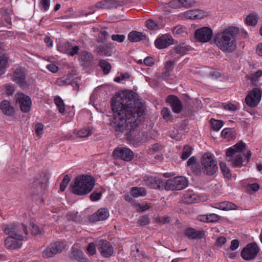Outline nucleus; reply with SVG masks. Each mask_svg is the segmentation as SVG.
Listing matches in <instances>:
<instances>
[{"label": "nucleus", "instance_id": "nucleus-3", "mask_svg": "<svg viewBox=\"0 0 262 262\" xmlns=\"http://www.w3.org/2000/svg\"><path fill=\"white\" fill-rule=\"evenodd\" d=\"M4 232L8 235L4 241L5 246L7 249H19L21 247V242L24 239L21 232L26 235L28 234L27 227L24 224L9 225L5 228Z\"/></svg>", "mask_w": 262, "mask_h": 262}, {"label": "nucleus", "instance_id": "nucleus-23", "mask_svg": "<svg viewBox=\"0 0 262 262\" xmlns=\"http://www.w3.org/2000/svg\"><path fill=\"white\" fill-rule=\"evenodd\" d=\"M0 110L7 116H11L14 113V110L10 103L7 100H4L0 103Z\"/></svg>", "mask_w": 262, "mask_h": 262}, {"label": "nucleus", "instance_id": "nucleus-6", "mask_svg": "<svg viewBox=\"0 0 262 262\" xmlns=\"http://www.w3.org/2000/svg\"><path fill=\"white\" fill-rule=\"evenodd\" d=\"M66 245L61 241H58L51 244L42 252V256L44 258L53 257L58 253H60L65 249Z\"/></svg>", "mask_w": 262, "mask_h": 262}, {"label": "nucleus", "instance_id": "nucleus-24", "mask_svg": "<svg viewBox=\"0 0 262 262\" xmlns=\"http://www.w3.org/2000/svg\"><path fill=\"white\" fill-rule=\"evenodd\" d=\"M246 144L241 141L233 146L227 149L226 155H235L236 153L241 152L246 148Z\"/></svg>", "mask_w": 262, "mask_h": 262}, {"label": "nucleus", "instance_id": "nucleus-55", "mask_svg": "<svg viewBox=\"0 0 262 262\" xmlns=\"http://www.w3.org/2000/svg\"><path fill=\"white\" fill-rule=\"evenodd\" d=\"M146 26L147 28L150 30L155 29L158 25L152 19H148L146 21Z\"/></svg>", "mask_w": 262, "mask_h": 262}, {"label": "nucleus", "instance_id": "nucleus-1", "mask_svg": "<svg viewBox=\"0 0 262 262\" xmlns=\"http://www.w3.org/2000/svg\"><path fill=\"white\" fill-rule=\"evenodd\" d=\"M136 96L132 91H125L112 99L114 117L110 124L116 132L128 130L130 138H133L131 133L137 130L141 124L145 110V104Z\"/></svg>", "mask_w": 262, "mask_h": 262}, {"label": "nucleus", "instance_id": "nucleus-63", "mask_svg": "<svg viewBox=\"0 0 262 262\" xmlns=\"http://www.w3.org/2000/svg\"><path fill=\"white\" fill-rule=\"evenodd\" d=\"M93 133V128L91 127L87 126L83 129V138L86 137L91 135Z\"/></svg>", "mask_w": 262, "mask_h": 262}, {"label": "nucleus", "instance_id": "nucleus-41", "mask_svg": "<svg viewBox=\"0 0 262 262\" xmlns=\"http://www.w3.org/2000/svg\"><path fill=\"white\" fill-rule=\"evenodd\" d=\"M54 102L58 107L59 112L60 113H63L65 112V105L63 100L59 97H57L54 99Z\"/></svg>", "mask_w": 262, "mask_h": 262}, {"label": "nucleus", "instance_id": "nucleus-16", "mask_svg": "<svg viewBox=\"0 0 262 262\" xmlns=\"http://www.w3.org/2000/svg\"><path fill=\"white\" fill-rule=\"evenodd\" d=\"M95 185V180L92 176L83 174V195L90 193Z\"/></svg>", "mask_w": 262, "mask_h": 262}, {"label": "nucleus", "instance_id": "nucleus-8", "mask_svg": "<svg viewBox=\"0 0 262 262\" xmlns=\"http://www.w3.org/2000/svg\"><path fill=\"white\" fill-rule=\"evenodd\" d=\"M16 102L19 105L20 110L24 113L30 111L32 101L30 98L23 94H17L15 96Z\"/></svg>", "mask_w": 262, "mask_h": 262}, {"label": "nucleus", "instance_id": "nucleus-2", "mask_svg": "<svg viewBox=\"0 0 262 262\" xmlns=\"http://www.w3.org/2000/svg\"><path fill=\"white\" fill-rule=\"evenodd\" d=\"M238 33L239 29L235 27L226 28L215 34L214 43L224 52H232L236 49L235 36Z\"/></svg>", "mask_w": 262, "mask_h": 262}, {"label": "nucleus", "instance_id": "nucleus-51", "mask_svg": "<svg viewBox=\"0 0 262 262\" xmlns=\"http://www.w3.org/2000/svg\"><path fill=\"white\" fill-rule=\"evenodd\" d=\"M112 39L114 41H116L119 42H122L124 41L125 36L124 35L120 34H114L112 35Z\"/></svg>", "mask_w": 262, "mask_h": 262}, {"label": "nucleus", "instance_id": "nucleus-26", "mask_svg": "<svg viewBox=\"0 0 262 262\" xmlns=\"http://www.w3.org/2000/svg\"><path fill=\"white\" fill-rule=\"evenodd\" d=\"M185 233L188 238L191 239L201 238L204 235V231L195 230L192 228H187L185 230Z\"/></svg>", "mask_w": 262, "mask_h": 262}, {"label": "nucleus", "instance_id": "nucleus-15", "mask_svg": "<svg viewBox=\"0 0 262 262\" xmlns=\"http://www.w3.org/2000/svg\"><path fill=\"white\" fill-rule=\"evenodd\" d=\"M93 63V55L88 51H83V71H85V73H90L92 70Z\"/></svg>", "mask_w": 262, "mask_h": 262}, {"label": "nucleus", "instance_id": "nucleus-35", "mask_svg": "<svg viewBox=\"0 0 262 262\" xmlns=\"http://www.w3.org/2000/svg\"><path fill=\"white\" fill-rule=\"evenodd\" d=\"M131 194L134 197L137 198L139 196H145L146 191L143 187H133L131 190Z\"/></svg>", "mask_w": 262, "mask_h": 262}, {"label": "nucleus", "instance_id": "nucleus-58", "mask_svg": "<svg viewBox=\"0 0 262 262\" xmlns=\"http://www.w3.org/2000/svg\"><path fill=\"white\" fill-rule=\"evenodd\" d=\"M50 2V0H41L40 2L41 10H43L44 11H47L49 9Z\"/></svg>", "mask_w": 262, "mask_h": 262}, {"label": "nucleus", "instance_id": "nucleus-43", "mask_svg": "<svg viewBox=\"0 0 262 262\" xmlns=\"http://www.w3.org/2000/svg\"><path fill=\"white\" fill-rule=\"evenodd\" d=\"M150 223V219L147 215H143L139 219L137 224L141 226H145Z\"/></svg>", "mask_w": 262, "mask_h": 262}, {"label": "nucleus", "instance_id": "nucleus-34", "mask_svg": "<svg viewBox=\"0 0 262 262\" xmlns=\"http://www.w3.org/2000/svg\"><path fill=\"white\" fill-rule=\"evenodd\" d=\"M196 196L192 192H188L184 194L182 199L185 203L192 204L194 203L196 200Z\"/></svg>", "mask_w": 262, "mask_h": 262}, {"label": "nucleus", "instance_id": "nucleus-12", "mask_svg": "<svg viewBox=\"0 0 262 262\" xmlns=\"http://www.w3.org/2000/svg\"><path fill=\"white\" fill-rule=\"evenodd\" d=\"M98 249L104 257H110L114 253L113 247L106 240L101 239L98 243Z\"/></svg>", "mask_w": 262, "mask_h": 262}, {"label": "nucleus", "instance_id": "nucleus-9", "mask_svg": "<svg viewBox=\"0 0 262 262\" xmlns=\"http://www.w3.org/2000/svg\"><path fill=\"white\" fill-rule=\"evenodd\" d=\"M261 93L258 88H254L245 98V102L249 106L254 107L259 103Z\"/></svg>", "mask_w": 262, "mask_h": 262}, {"label": "nucleus", "instance_id": "nucleus-64", "mask_svg": "<svg viewBox=\"0 0 262 262\" xmlns=\"http://www.w3.org/2000/svg\"><path fill=\"white\" fill-rule=\"evenodd\" d=\"M70 219L76 222H79L81 221V214L77 212H73L71 214Z\"/></svg>", "mask_w": 262, "mask_h": 262}, {"label": "nucleus", "instance_id": "nucleus-39", "mask_svg": "<svg viewBox=\"0 0 262 262\" xmlns=\"http://www.w3.org/2000/svg\"><path fill=\"white\" fill-rule=\"evenodd\" d=\"M174 50L176 53L180 55H183L189 50V48L184 46V44L179 45L174 47Z\"/></svg>", "mask_w": 262, "mask_h": 262}, {"label": "nucleus", "instance_id": "nucleus-59", "mask_svg": "<svg viewBox=\"0 0 262 262\" xmlns=\"http://www.w3.org/2000/svg\"><path fill=\"white\" fill-rule=\"evenodd\" d=\"M262 75V71L258 70L254 73L251 74L249 78L252 81H255Z\"/></svg>", "mask_w": 262, "mask_h": 262}, {"label": "nucleus", "instance_id": "nucleus-32", "mask_svg": "<svg viewBox=\"0 0 262 262\" xmlns=\"http://www.w3.org/2000/svg\"><path fill=\"white\" fill-rule=\"evenodd\" d=\"M99 66L105 75L108 74L112 69L111 64L104 59L100 60Z\"/></svg>", "mask_w": 262, "mask_h": 262}, {"label": "nucleus", "instance_id": "nucleus-29", "mask_svg": "<svg viewBox=\"0 0 262 262\" xmlns=\"http://www.w3.org/2000/svg\"><path fill=\"white\" fill-rule=\"evenodd\" d=\"M184 15L186 18L191 19H201L204 16L201 11L199 10L187 11L185 13Z\"/></svg>", "mask_w": 262, "mask_h": 262}, {"label": "nucleus", "instance_id": "nucleus-28", "mask_svg": "<svg viewBox=\"0 0 262 262\" xmlns=\"http://www.w3.org/2000/svg\"><path fill=\"white\" fill-rule=\"evenodd\" d=\"M259 16L256 12H253L247 16L245 18V23L250 26H255L258 23Z\"/></svg>", "mask_w": 262, "mask_h": 262}, {"label": "nucleus", "instance_id": "nucleus-47", "mask_svg": "<svg viewBox=\"0 0 262 262\" xmlns=\"http://www.w3.org/2000/svg\"><path fill=\"white\" fill-rule=\"evenodd\" d=\"M7 63V58L4 56H0V75L4 73L3 69Z\"/></svg>", "mask_w": 262, "mask_h": 262}, {"label": "nucleus", "instance_id": "nucleus-56", "mask_svg": "<svg viewBox=\"0 0 262 262\" xmlns=\"http://www.w3.org/2000/svg\"><path fill=\"white\" fill-rule=\"evenodd\" d=\"M190 169L192 171V172L196 175H200L201 173V168L199 163H196Z\"/></svg>", "mask_w": 262, "mask_h": 262}, {"label": "nucleus", "instance_id": "nucleus-25", "mask_svg": "<svg viewBox=\"0 0 262 262\" xmlns=\"http://www.w3.org/2000/svg\"><path fill=\"white\" fill-rule=\"evenodd\" d=\"M26 76L23 71L20 69H16L13 73V81L24 86L26 84Z\"/></svg>", "mask_w": 262, "mask_h": 262}, {"label": "nucleus", "instance_id": "nucleus-61", "mask_svg": "<svg viewBox=\"0 0 262 262\" xmlns=\"http://www.w3.org/2000/svg\"><path fill=\"white\" fill-rule=\"evenodd\" d=\"M224 108L228 111H235L237 109V107L231 103H229L228 104L223 103L222 104Z\"/></svg>", "mask_w": 262, "mask_h": 262}, {"label": "nucleus", "instance_id": "nucleus-38", "mask_svg": "<svg viewBox=\"0 0 262 262\" xmlns=\"http://www.w3.org/2000/svg\"><path fill=\"white\" fill-rule=\"evenodd\" d=\"M97 213L100 221L106 220L109 216V212L106 208H100L97 211Z\"/></svg>", "mask_w": 262, "mask_h": 262}, {"label": "nucleus", "instance_id": "nucleus-44", "mask_svg": "<svg viewBox=\"0 0 262 262\" xmlns=\"http://www.w3.org/2000/svg\"><path fill=\"white\" fill-rule=\"evenodd\" d=\"M204 218L207 220V222L212 223L219 221L221 219V217L216 214L211 213L206 215V216H204Z\"/></svg>", "mask_w": 262, "mask_h": 262}, {"label": "nucleus", "instance_id": "nucleus-31", "mask_svg": "<svg viewBox=\"0 0 262 262\" xmlns=\"http://www.w3.org/2000/svg\"><path fill=\"white\" fill-rule=\"evenodd\" d=\"M97 52L102 56H110L112 55L113 52V49L109 47L107 45L105 48L103 46H97L96 48Z\"/></svg>", "mask_w": 262, "mask_h": 262}, {"label": "nucleus", "instance_id": "nucleus-33", "mask_svg": "<svg viewBox=\"0 0 262 262\" xmlns=\"http://www.w3.org/2000/svg\"><path fill=\"white\" fill-rule=\"evenodd\" d=\"M222 136L229 140H233L235 138L236 133L235 132L231 131V128H226L222 130Z\"/></svg>", "mask_w": 262, "mask_h": 262}, {"label": "nucleus", "instance_id": "nucleus-18", "mask_svg": "<svg viewBox=\"0 0 262 262\" xmlns=\"http://www.w3.org/2000/svg\"><path fill=\"white\" fill-rule=\"evenodd\" d=\"M70 188L72 193L82 195V176H77L71 183Z\"/></svg>", "mask_w": 262, "mask_h": 262}, {"label": "nucleus", "instance_id": "nucleus-54", "mask_svg": "<svg viewBox=\"0 0 262 262\" xmlns=\"http://www.w3.org/2000/svg\"><path fill=\"white\" fill-rule=\"evenodd\" d=\"M239 244L240 243L238 239H233L231 242V245L229 249L231 251H234L239 247Z\"/></svg>", "mask_w": 262, "mask_h": 262}, {"label": "nucleus", "instance_id": "nucleus-7", "mask_svg": "<svg viewBox=\"0 0 262 262\" xmlns=\"http://www.w3.org/2000/svg\"><path fill=\"white\" fill-rule=\"evenodd\" d=\"M259 252V248L255 243L247 244L241 251V257L245 260L254 259Z\"/></svg>", "mask_w": 262, "mask_h": 262}, {"label": "nucleus", "instance_id": "nucleus-36", "mask_svg": "<svg viewBox=\"0 0 262 262\" xmlns=\"http://www.w3.org/2000/svg\"><path fill=\"white\" fill-rule=\"evenodd\" d=\"M66 47H67L68 48L66 49L65 53L72 56L77 54L80 50V48L78 46L72 47L69 43L66 45Z\"/></svg>", "mask_w": 262, "mask_h": 262}, {"label": "nucleus", "instance_id": "nucleus-22", "mask_svg": "<svg viewBox=\"0 0 262 262\" xmlns=\"http://www.w3.org/2000/svg\"><path fill=\"white\" fill-rule=\"evenodd\" d=\"M73 76L72 75H69L67 76H63L62 78H58L56 80V83L60 86L72 84L74 85L75 84L76 86L78 89L79 88V84L77 83V80L72 79Z\"/></svg>", "mask_w": 262, "mask_h": 262}, {"label": "nucleus", "instance_id": "nucleus-17", "mask_svg": "<svg viewBox=\"0 0 262 262\" xmlns=\"http://www.w3.org/2000/svg\"><path fill=\"white\" fill-rule=\"evenodd\" d=\"M145 184L154 189H160L162 185L164 186L162 179L154 177H145L144 178Z\"/></svg>", "mask_w": 262, "mask_h": 262}, {"label": "nucleus", "instance_id": "nucleus-46", "mask_svg": "<svg viewBox=\"0 0 262 262\" xmlns=\"http://www.w3.org/2000/svg\"><path fill=\"white\" fill-rule=\"evenodd\" d=\"M168 6L171 8L178 9L182 7L181 0H172L168 3Z\"/></svg>", "mask_w": 262, "mask_h": 262}, {"label": "nucleus", "instance_id": "nucleus-19", "mask_svg": "<svg viewBox=\"0 0 262 262\" xmlns=\"http://www.w3.org/2000/svg\"><path fill=\"white\" fill-rule=\"evenodd\" d=\"M123 2L115 0H105L96 4V7L99 8H116L123 5Z\"/></svg>", "mask_w": 262, "mask_h": 262}, {"label": "nucleus", "instance_id": "nucleus-57", "mask_svg": "<svg viewBox=\"0 0 262 262\" xmlns=\"http://www.w3.org/2000/svg\"><path fill=\"white\" fill-rule=\"evenodd\" d=\"M174 64V62L173 61H167L166 63L165 67L167 71L165 72V75H166V76H168L169 75V72L172 70L173 66Z\"/></svg>", "mask_w": 262, "mask_h": 262}, {"label": "nucleus", "instance_id": "nucleus-30", "mask_svg": "<svg viewBox=\"0 0 262 262\" xmlns=\"http://www.w3.org/2000/svg\"><path fill=\"white\" fill-rule=\"evenodd\" d=\"M215 205L216 208L223 210H235L237 208L235 204L230 202H222L216 204Z\"/></svg>", "mask_w": 262, "mask_h": 262}, {"label": "nucleus", "instance_id": "nucleus-10", "mask_svg": "<svg viewBox=\"0 0 262 262\" xmlns=\"http://www.w3.org/2000/svg\"><path fill=\"white\" fill-rule=\"evenodd\" d=\"M113 154L115 158L121 159L126 162L130 161L134 157V152L126 147L116 148L113 151Z\"/></svg>", "mask_w": 262, "mask_h": 262}, {"label": "nucleus", "instance_id": "nucleus-52", "mask_svg": "<svg viewBox=\"0 0 262 262\" xmlns=\"http://www.w3.org/2000/svg\"><path fill=\"white\" fill-rule=\"evenodd\" d=\"M182 7L189 8L192 7L195 3L194 0H181Z\"/></svg>", "mask_w": 262, "mask_h": 262}, {"label": "nucleus", "instance_id": "nucleus-37", "mask_svg": "<svg viewBox=\"0 0 262 262\" xmlns=\"http://www.w3.org/2000/svg\"><path fill=\"white\" fill-rule=\"evenodd\" d=\"M210 123L212 128L216 131L219 130L224 125L223 121L220 120H215L213 118L211 119Z\"/></svg>", "mask_w": 262, "mask_h": 262}, {"label": "nucleus", "instance_id": "nucleus-40", "mask_svg": "<svg viewBox=\"0 0 262 262\" xmlns=\"http://www.w3.org/2000/svg\"><path fill=\"white\" fill-rule=\"evenodd\" d=\"M193 148L189 145H185L182 151L181 158L183 160L187 159L192 154Z\"/></svg>", "mask_w": 262, "mask_h": 262}, {"label": "nucleus", "instance_id": "nucleus-14", "mask_svg": "<svg viewBox=\"0 0 262 262\" xmlns=\"http://www.w3.org/2000/svg\"><path fill=\"white\" fill-rule=\"evenodd\" d=\"M173 42L172 36L169 34H164L158 38L155 41V46L159 49H164L171 45Z\"/></svg>", "mask_w": 262, "mask_h": 262}, {"label": "nucleus", "instance_id": "nucleus-4", "mask_svg": "<svg viewBox=\"0 0 262 262\" xmlns=\"http://www.w3.org/2000/svg\"><path fill=\"white\" fill-rule=\"evenodd\" d=\"M201 163L203 172L208 176L213 175L218 170L217 162L214 156L208 154L203 155Z\"/></svg>", "mask_w": 262, "mask_h": 262}, {"label": "nucleus", "instance_id": "nucleus-27", "mask_svg": "<svg viewBox=\"0 0 262 262\" xmlns=\"http://www.w3.org/2000/svg\"><path fill=\"white\" fill-rule=\"evenodd\" d=\"M146 35L142 32L133 31L128 35V39L131 42H138L146 39Z\"/></svg>", "mask_w": 262, "mask_h": 262}, {"label": "nucleus", "instance_id": "nucleus-60", "mask_svg": "<svg viewBox=\"0 0 262 262\" xmlns=\"http://www.w3.org/2000/svg\"><path fill=\"white\" fill-rule=\"evenodd\" d=\"M197 163V159L195 157L192 156L190 158L187 162V165L189 168H191Z\"/></svg>", "mask_w": 262, "mask_h": 262}, {"label": "nucleus", "instance_id": "nucleus-11", "mask_svg": "<svg viewBox=\"0 0 262 262\" xmlns=\"http://www.w3.org/2000/svg\"><path fill=\"white\" fill-rule=\"evenodd\" d=\"M194 36L199 41L206 42L212 38L213 32L211 28L205 27L197 29L195 32Z\"/></svg>", "mask_w": 262, "mask_h": 262}, {"label": "nucleus", "instance_id": "nucleus-20", "mask_svg": "<svg viewBox=\"0 0 262 262\" xmlns=\"http://www.w3.org/2000/svg\"><path fill=\"white\" fill-rule=\"evenodd\" d=\"M70 257L73 260L80 261L82 259L81 245L80 243H77L73 246Z\"/></svg>", "mask_w": 262, "mask_h": 262}, {"label": "nucleus", "instance_id": "nucleus-62", "mask_svg": "<svg viewBox=\"0 0 262 262\" xmlns=\"http://www.w3.org/2000/svg\"><path fill=\"white\" fill-rule=\"evenodd\" d=\"M47 69L53 73H56L58 71V67L56 65L50 63L46 66Z\"/></svg>", "mask_w": 262, "mask_h": 262}, {"label": "nucleus", "instance_id": "nucleus-49", "mask_svg": "<svg viewBox=\"0 0 262 262\" xmlns=\"http://www.w3.org/2000/svg\"><path fill=\"white\" fill-rule=\"evenodd\" d=\"M43 125L41 123H37L35 126V131L36 134L40 137L43 133Z\"/></svg>", "mask_w": 262, "mask_h": 262}, {"label": "nucleus", "instance_id": "nucleus-21", "mask_svg": "<svg viewBox=\"0 0 262 262\" xmlns=\"http://www.w3.org/2000/svg\"><path fill=\"white\" fill-rule=\"evenodd\" d=\"M228 155H226L227 159L228 162L234 167H241L243 165V157L241 154Z\"/></svg>", "mask_w": 262, "mask_h": 262}, {"label": "nucleus", "instance_id": "nucleus-5", "mask_svg": "<svg viewBox=\"0 0 262 262\" xmlns=\"http://www.w3.org/2000/svg\"><path fill=\"white\" fill-rule=\"evenodd\" d=\"M188 181L183 177H176L167 180L164 184L166 190H180L188 186Z\"/></svg>", "mask_w": 262, "mask_h": 262}, {"label": "nucleus", "instance_id": "nucleus-50", "mask_svg": "<svg viewBox=\"0 0 262 262\" xmlns=\"http://www.w3.org/2000/svg\"><path fill=\"white\" fill-rule=\"evenodd\" d=\"M102 196V192H97L96 191H94L90 195V200L92 201H97L100 199Z\"/></svg>", "mask_w": 262, "mask_h": 262}, {"label": "nucleus", "instance_id": "nucleus-42", "mask_svg": "<svg viewBox=\"0 0 262 262\" xmlns=\"http://www.w3.org/2000/svg\"><path fill=\"white\" fill-rule=\"evenodd\" d=\"M220 168L224 174V176L230 179L231 178V173L230 170L227 167L226 164L224 162L220 163Z\"/></svg>", "mask_w": 262, "mask_h": 262}, {"label": "nucleus", "instance_id": "nucleus-53", "mask_svg": "<svg viewBox=\"0 0 262 262\" xmlns=\"http://www.w3.org/2000/svg\"><path fill=\"white\" fill-rule=\"evenodd\" d=\"M87 252L90 255H93L96 253L95 245L93 243L89 244L87 247Z\"/></svg>", "mask_w": 262, "mask_h": 262}, {"label": "nucleus", "instance_id": "nucleus-48", "mask_svg": "<svg viewBox=\"0 0 262 262\" xmlns=\"http://www.w3.org/2000/svg\"><path fill=\"white\" fill-rule=\"evenodd\" d=\"M161 115L165 120H169L171 119L170 111L167 107H164L162 109L161 111Z\"/></svg>", "mask_w": 262, "mask_h": 262}, {"label": "nucleus", "instance_id": "nucleus-13", "mask_svg": "<svg viewBox=\"0 0 262 262\" xmlns=\"http://www.w3.org/2000/svg\"><path fill=\"white\" fill-rule=\"evenodd\" d=\"M166 102L170 106L174 113L179 114L183 110V105L181 101L175 95H168L166 98Z\"/></svg>", "mask_w": 262, "mask_h": 262}, {"label": "nucleus", "instance_id": "nucleus-45", "mask_svg": "<svg viewBox=\"0 0 262 262\" xmlns=\"http://www.w3.org/2000/svg\"><path fill=\"white\" fill-rule=\"evenodd\" d=\"M70 181V179L69 176L68 174L65 175L60 185V189L61 191H64Z\"/></svg>", "mask_w": 262, "mask_h": 262}]
</instances>
